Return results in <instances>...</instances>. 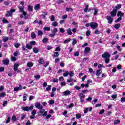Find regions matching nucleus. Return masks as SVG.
<instances>
[{"label":"nucleus","instance_id":"obj_1","mask_svg":"<svg viewBox=\"0 0 125 125\" xmlns=\"http://www.w3.org/2000/svg\"><path fill=\"white\" fill-rule=\"evenodd\" d=\"M38 116H43V117H45L46 116H47V111H45L44 109H41L38 112Z\"/></svg>","mask_w":125,"mask_h":125},{"label":"nucleus","instance_id":"obj_2","mask_svg":"<svg viewBox=\"0 0 125 125\" xmlns=\"http://www.w3.org/2000/svg\"><path fill=\"white\" fill-rule=\"evenodd\" d=\"M34 109V105H32L30 107L25 106L22 108V110L25 112H29V111H32Z\"/></svg>","mask_w":125,"mask_h":125},{"label":"nucleus","instance_id":"obj_3","mask_svg":"<svg viewBox=\"0 0 125 125\" xmlns=\"http://www.w3.org/2000/svg\"><path fill=\"white\" fill-rule=\"evenodd\" d=\"M90 27H91V29L93 30H95L97 29V27H98V24L95 22H91L90 24Z\"/></svg>","mask_w":125,"mask_h":125},{"label":"nucleus","instance_id":"obj_4","mask_svg":"<svg viewBox=\"0 0 125 125\" xmlns=\"http://www.w3.org/2000/svg\"><path fill=\"white\" fill-rule=\"evenodd\" d=\"M15 9H11L10 11L7 12L5 15L6 17H9L12 16L13 12H15Z\"/></svg>","mask_w":125,"mask_h":125},{"label":"nucleus","instance_id":"obj_5","mask_svg":"<svg viewBox=\"0 0 125 125\" xmlns=\"http://www.w3.org/2000/svg\"><path fill=\"white\" fill-rule=\"evenodd\" d=\"M102 57L104 59L110 58L111 55H110V53L107 52H104V53L102 55Z\"/></svg>","mask_w":125,"mask_h":125},{"label":"nucleus","instance_id":"obj_6","mask_svg":"<svg viewBox=\"0 0 125 125\" xmlns=\"http://www.w3.org/2000/svg\"><path fill=\"white\" fill-rule=\"evenodd\" d=\"M35 106L37 108V109H39L40 110L43 108L42 105H41V103H36Z\"/></svg>","mask_w":125,"mask_h":125},{"label":"nucleus","instance_id":"obj_7","mask_svg":"<svg viewBox=\"0 0 125 125\" xmlns=\"http://www.w3.org/2000/svg\"><path fill=\"white\" fill-rule=\"evenodd\" d=\"M117 11L118 10H117V9H113V10H112L110 13L111 16H112L113 17L116 16V15H117Z\"/></svg>","mask_w":125,"mask_h":125},{"label":"nucleus","instance_id":"obj_8","mask_svg":"<svg viewBox=\"0 0 125 125\" xmlns=\"http://www.w3.org/2000/svg\"><path fill=\"white\" fill-rule=\"evenodd\" d=\"M64 96H68L71 94V92L69 90H66L63 92Z\"/></svg>","mask_w":125,"mask_h":125},{"label":"nucleus","instance_id":"obj_9","mask_svg":"<svg viewBox=\"0 0 125 125\" xmlns=\"http://www.w3.org/2000/svg\"><path fill=\"white\" fill-rule=\"evenodd\" d=\"M106 19L108 20L109 24H112V23H113V18H112V17L107 16Z\"/></svg>","mask_w":125,"mask_h":125},{"label":"nucleus","instance_id":"obj_10","mask_svg":"<svg viewBox=\"0 0 125 125\" xmlns=\"http://www.w3.org/2000/svg\"><path fill=\"white\" fill-rule=\"evenodd\" d=\"M2 63L4 65H8V64H9V60H8V59L3 60L2 61Z\"/></svg>","mask_w":125,"mask_h":125},{"label":"nucleus","instance_id":"obj_11","mask_svg":"<svg viewBox=\"0 0 125 125\" xmlns=\"http://www.w3.org/2000/svg\"><path fill=\"white\" fill-rule=\"evenodd\" d=\"M125 16V14L121 11H119L117 13V17H123Z\"/></svg>","mask_w":125,"mask_h":125},{"label":"nucleus","instance_id":"obj_12","mask_svg":"<svg viewBox=\"0 0 125 125\" xmlns=\"http://www.w3.org/2000/svg\"><path fill=\"white\" fill-rule=\"evenodd\" d=\"M20 64L18 63H15L14 65V70L15 71V72L17 71V70H18V67H19Z\"/></svg>","mask_w":125,"mask_h":125},{"label":"nucleus","instance_id":"obj_13","mask_svg":"<svg viewBox=\"0 0 125 125\" xmlns=\"http://www.w3.org/2000/svg\"><path fill=\"white\" fill-rule=\"evenodd\" d=\"M22 90L21 85H19V87H16L14 88V91H18V90Z\"/></svg>","mask_w":125,"mask_h":125},{"label":"nucleus","instance_id":"obj_14","mask_svg":"<svg viewBox=\"0 0 125 125\" xmlns=\"http://www.w3.org/2000/svg\"><path fill=\"white\" fill-rule=\"evenodd\" d=\"M34 9L37 11L41 9V5L40 4L36 5L34 7Z\"/></svg>","mask_w":125,"mask_h":125},{"label":"nucleus","instance_id":"obj_15","mask_svg":"<svg viewBox=\"0 0 125 125\" xmlns=\"http://www.w3.org/2000/svg\"><path fill=\"white\" fill-rule=\"evenodd\" d=\"M71 41H72V39L68 38V39H67L65 40H64L63 42V43L64 44L69 43L71 42Z\"/></svg>","mask_w":125,"mask_h":125},{"label":"nucleus","instance_id":"obj_16","mask_svg":"<svg viewBox=\"0 0 125 125\" xmlns=\"http://www.w3.org/2000/svg\"><path fill=\"white\" fill-rule=\"evenodd\" d=\"M34 66V63L32 62H29L27 63V67L29 68H32Z\"/></svg>","mask_w":125,"mask_h":125},{"label":"nucleus","instance_id":"obj_17","mask_svg":"<svg viewBox=\"0 0 125 125\" xmlns=\"http://www.w3.org/2000/svg\"><path fill=\"white\" fill-rule=\"evenodd\" d=\"M38 35L40 37H42V35H43V32H42V31L41 30H38Z\"/></svg>","mask_w":125,"mask_h":125},{"label":"nucleus","instance_id":"obj_18","mask_svg":"<svg viewBox=\"0 0 125 125\" xmlns=\"http://www.w3.org/2000/svg\"><path fill=\"white\" fill-rule=\"evenodd\" d=\"M68 35H73V32H72V29L71 28H68L67 30Z\"/></svg>","mask_w":125,"mask_h":125},{"label":"nucleus","instance_id":"obj_19","mask_svg":"<svg viewBox=\"0 0 125 125\" xmlns=\"http://www.w3.org/2000/svg\"><path fill=\"white\" fill-rule=\"evenodd\" d=\"M2 41H3V42H7V41H8V37L3 36L2 37Z\"/></svg>","mask_w":125,"mask_h":125},{"label":"nucleus","instance_id":"obj_20","mask_svg":"<svg viewBox=\"0 0 125 125\" xmlns=\"http://www.w3.org/2000/svg\"><path fill=\"white\" fill-rule=\"evenodd\" d=\"M40 65H42V64L43 63V62H44V60L42 58H41L39 61H38Z\"/></svg>","mask_w":125,"mask_h":125},{"label":"nucleus","instance_id":"obj_21","mask_svg":"<svg viewBox=\"0 0 125 125\" xmlns=\"http://www.w3.org/2000/svg\"><path fill=\"white\" fill-rule=\"evenodd\" d=\"M89 51H90V48H89L88 47L85 48V49H84L85 53H87L89 52Z\"/></svg>","mask_w":125,"mask_h":125},{"label":"nucleus","instance_id":"obj_22","mask_svg":"<svg viewBox=\"0 0 125 125\" xmlns=\"http://www.w3.org/2000/svg\"><path fill=\"white\" fill-rule=\"evenodd\" d=\"M85 8L84 9V12H87V10H88V5L85 3Z\"/></svg>","mask_w":125,"mask_h":125},{"label":"nucleus","instance_id":"obj_23","mask_svg":"<svg viewBox=\"0 0 125 125\" xmlns=\"http://www.w3.org/2000/svg\"><path fill=\"white\" fill-rule=\"evenodd\" d=\"M33 52H34V53H38V52H39V48L37 47L33 48Z\"/></svg>","mask_w":125,"mask_h":125},{"label":"nucleus","instance_id":"obj_24","mask_svg":"<svg viewBox=\"0 0 125 125\" xmlns=\"http://www.w3.org/2000/svg\"><path fill=\"white\" fill-rule=\"evenodd\" d=\"M31 37L32 39H36V38L37 37V36H36V33H35V32H32Z\"/></svg>","mask_w":125,"mask_h":125},{"label":"nucleus","instance_id":"obj_25","mask_svg":"<svg viewBox=\"0 0 125 125\" xmlns=\"http://www.w3.org/2000/svg\"><path fill=\"white\" fill-rule=\"evenodd\" d=\"M101 73H102V71H101V70L100 69H99L98 70H97V72H96V76H100V74H101Z\"/></svg>","mask_w":125,"mask_h":125},{"label":"nucleus","instance_id":"obj_26","mask_svg":"<svg viewBox=\"0 0 125 125\" xmlns=\"http://www.w3.org/2000/svg\"><path fill=\"white\" fill-rule=\"evenodd\" d=\"M115 9L117 10V9H120V8H122V4H118L115 6Z\"/></svg>","mask_w":125,"mask_h":125},{"label":"nucleus","instance_id":"obj_27","mask_svg":"<svg viewBox=\"0 0 125 125\" xmlns=\"http://www.w3.org/2000/svg\"><path fill=\"white\" fill-rule=\"evenodd\" d=\"M26 48H27V49H32L33 48V46H32L29 44H27L26 45Z\"/></svg>","mask_w":125,"mask_h":125},{"label":"nucleus","instance_id":"obj_28","mask_svg":"<svg viewBox=\"0 0 125 125\" xmlns=\"http://www.w3.org/2000/svg\"><path fill=\"white\" fill-rule=\"evenodd\" d=\"M27 10L30 12L33 11V7H31V5H28L27 7Z\"/></svg>","mask_w":125,"mask_h":125},{"label":"nucleus","instance_id":"obj_29","mask_svg":"<svg viewBox=\"0 0 125 125\" xmlns=\"http://www.w3.org/2000/svg\"><path fill=\"white\" fill-rule=\"evenodd\" d=\"M51 25L53 27H56V26L58 25V22H57V21H54L52 23Z\"/></svg>","mask_w":125,"mask_h":125},{"label":"nucleus","instance_id":"obj_30","mask_svg":"<svg viewBox=\"0 0 125 125\" xmlns=\"http://www.w3.org/2000/svg\"><path fill=\"white\" fill-rule=\"evenodd\" d=\"M48 42V39H47V38H44L42 39L43 43H46V42Z\"/></svg>","mask_w":125,"mask_h":125},{"label":"nucleus","instance_id":"obj_31","mask_svg":"<svg viewBox=\"0 0 125 125\" xmlns=\"http://www.w3.org/2000/svg\"><path fill=\"white\" fill-rule=\"evenodd\" d=\"M104 62H105V64H108V63H109V62H110V58H107L104 59Z\"/></svg>","mask_w":125,"mask_h":125},{"label":"nucleus","instance_id":"obj_32","mask_svg":"<svg viewBox=\"0 0 125 125\" xmlns=\"http://www.w3.org/2000/svg\"><path fill=\"white\" fill-rule=\"evenodd\" d=\"M19 8L21 11V12H23L25 10V7L24 6L22 7H19Z\"/></svg>","mask_w":125,"mask_h":125},{"label":"nucleus","instance_id":"obj_33","mask_svg":"<svg viewBox=\"0 0 125 125\" xmlns=\"http://www.w3.org/2000/svg\"><path fill=\"white\" fill-rule=\"evenodd\" d=\"M46 91H50V90H51V85H48V87H46Z\"/></svg>","mask_w":125,"mask_h":125},{"label":"nucleus","instance_id":"obj_34","mask_svg":"<svg viewBox=\"0 0 125 125\" xmlns=\"http://www.w3.org/2000/svg\"><path fill=\"white\" fill-rule=\"evenodd\" d=\"M34 78L36 79V80H40V79H41V75L39 74L35 75Z\"/></svg>","mask_w":125,"mask_h":125},{"label":"nucleus","instance_id":"obj_35","mask_svg":"<svg viewBox=\"0 0 125 125\" xmlns=\"http://www.w3.org/2000/svg\"><path fill=\"white\" fill-rule=\"evenodd\" d=\"M59 56V53L58 52H55L54 53V57H58Z\"/></svg>","mask_w":125,"mask_h":125},{"label":"nucleus","instance_id":"obj_36","mask_svg":"<svg viewBox=\"0 0 125 125\" xmlns=\"http://www.w3.org/2000/svg\"><path fill=\"white\" fill-rule=\"evenodd\" d=\"M57 32H58V29H57V28H54V29L52 31V33L53 34H56V33H57Z\"/></svg>","mask_w":125,"mask_h":125},{"label":"nucleus","instance_id":"obj_37","mask_svg":"<svg viewBox=\"0 0 125 125\" xmlns=\"http://www.w3.org/2000/svg\"><path fill=\"white\" fill-rule=\"evenodd\" d=\"M118 97V95L117 94H113L111 95V98H112L113 99H116Z\"/></svg>","mask_w":125,"mask_h":125},{"label":"nucleus","instance_id":"obj_38","mask_svg":"<svg viewBox=\"0 0 125 125\" xmlns=\"http://www.w3.org/2000/svg\"><path fill=\"white\" fill-rule=\"evenodd\" d=\"M50 29H51L50 27H43L44 31H50Z\"/></svg>","mask_w":125,"mask_h":125},{"label":"nucleus","instance_id":"obj_39","mask_svg":"<svg viewBox=\"0 0 125 125\" xmlns=\"http://www.w3.org/2000/svg\"><path fill=\"white\" fill-rule=\"evenodd\" d=\"M27 97H28V95L25 94L23 97V101H26L27 100Z\"/></svg>","mask_w":125,"mask_h":125},{"label":"nucleus","instance_id":"obj_40","mask_svg":"<svg viewBox=\"0 0 125 125\" xmlns=\"http://www.w3.org/2000/svg\"><path fill=\"white\" fill-rule=\"evenodd\" d=\"M6 95L4 92L0 93V97L3 98Z\"/></svg>","mask_w":125,"mask_h":125},{"label":"nucleus","instance_id":"obj_41","mask_svg":"<svg viewBox=\"0 0 125 125\" xmlns=\"http://www.w3.org/2000/svg\"><path fill=\"white\" fill-rule=\"evenodd\" d=\"M120 27H121V25L120 24H116L114 26V28L115 29H119L120 28Z\"/></svg>","mask_w":125,"mask_h":125},{"label":"nucleus","instance_id":"obj_42","mask_svg":"<svg viewBox=\"0 0 125 125\" xmlns=\"http://www.w3.org/2000/svg\"><path fill=\"white\" fill-rule=\"evenodd\" d=\"M2 22H3V23H5V24H8L9 23V21H7L5 19H3L2 20Z\"/></svg>","mask_w":125,"mask_h":125},{"label":"nucleus","instance_id":"obj_43","mask_svg":"<svg viewBox=\"0 0 125 125\" xmlns=\"http://www.w3.org/2000/svg\"><path fill=\"white\" fill-rule=\"evenodd\" d=\"M63 77H67V76H69V72L68 71H65V72L63 74Z\"/></svg>","mask_w":125,"mask_h":125},{"label":"nucleus","instance_id":"obj_44","mask_svg":"<svg viewBox=\"0 0 125 125\" xmlns=\"http://www.w3.org/2000/svg\"><path fill=\"white\" fill-rule=\"evenodd\" d=\"M55 51H61V48H60V46H58V47H56Z\"/></svg>","mask_w":125,"mask_h":125},{"label":"nucleus","instance_id":"obj_45","mask_svg":"<svg viewBox=\"0 0 125 125\" xmlns=\"http://www.w3.org/2000/svg\"><path fill=\"white\" fill-rule=\"evenodd\" d=\"M77 43V39L74 38L73 39V42H72V44L73 45H75Z\"/></svg>","mask_w":125,"mask_h":125},{"label":"nucleus","instance_id":"obj_46","mask_svg":"<svg viewBox=\"0 0 125 125\" xmlns=\"http://www.w3.org/2000/svg\"><path fill=\"white\" fill-rule=\"evenodd\" d=\"M16 48H18L20 46V43H16L14 45Z\"/></svg>","mask_w":125,"mask_h":125},{"label":"nucleus","instance_id":"obj_47","mask_svg":"<svg viewBox=\"0 0 125 125\" xmlns=\"http://www.w3.org/2000/svg\"><path fill=\"white\" fill-rule=\"evenodd\" d=\"M116 48L119 50V51H122L123 50V49L121 48V46L120 45H117L116 46Z\"/></svg>","mask_w":125,"mask_h":125},{"label":"nucleus","instance_id":"obj_48","mask_svg":"<svg viewBox=\"0 0 125 125\" xmlns=\"http://www.w3.org/2000/svg\"><path fill=\"white\" fill-rule=\"evenodd\" d=\"M76 119H80V118L82 117V114H76Z\"/></svg>","mask_w":125,"mask_h":125},{"label":"nucleus","instance_id":"obj_49","mask_svg":"<svg viewBox=\"0 0 125 125\" xmlns=\"http://www.w3.org/2000/svg\"><path fill=\"white\" fill-rule=\"evenodd\" d=\"M30 44H31V45H36V41H31L30 42Z\"/></svg>","mask_w":125,"mask_h":125},{"label":"nucleus","instance_id":"obj_50","mask_svg":"<svg viewBox=\"0 0 125 125\" xmlns=\"http://www.w3.org/2000/svg\"><path fill=\"white\" fill-rule=\"evenodd\" d=\"M12 121H13V122H16L17 121V119H16V116H15V115L13 116L12 117Z\"/></svg>","mask_w":125,"mask_h":125},{"label":"nucleus","instance_id":"obj_51","mask_svg":"<svg viewBox=\"0 0 125 125\" xmlns=\"http://www.w3.org/2000/svg\"><path fill=\"white\" fill-rule=\"evenodd\" d=\"M60 33H65V30L64 29V28H60Z\"/></svg>","mask_w":125,"mask_h":125},{"label":"nucleus","instance_id":"obj_52","mask_svg":"<svg viewBox=\"0 0 125 125\" xmlns=\"http://www.w3.org/2000/svg\"><path fill=\"white\" fill-rule=\"evenodd\" d=\"M50 18L51 21H54V20H55V17H54V16L52 15Z\"/></svg>","mask_w":125,"mask_h":125},{"label":"nucleus","instance_id":"obj_53","mask_svg":"<svg viewBox=\"0 0 125 125\" xmlns=\"http://www.w3.org/2000/svg\"><path fill=\"white\" fill-rule=\"evenodd\" d=\"M11 59L12 61H16V60H17V58H16V57H13V56L11 57Z\"/></svg>","mask_w":125,"mask_h":125},{"label":"nucleus","instance_id":"obj_54","mask_svg":"<svg viewBox=\"0 0 125 125\" xmlns=\"http://www.w3.org/2000/svg\"><path fill=\"white\" fill-rule=\"evenodd\" d=\"M94 15H97V13H98V10L94 8Z\"/></svg>","mask_w":125,"mask_h":125},{"label":"nucleus","instance_id":"obj_55","mask_svg":"<svg viewBox=\"0 0 125 125\" xmlns=\"http://www.w3.org/2000/svg\"><path fill=\"white\" fill-rule=\"evenodd\" d=\"M121 121L120 120H117L114 121V125H117V124H120Z\"/></svg>","mask_w":125,"mask_h":125},{"label":"nucleus","instance_id":"obj_56","mask_svg":"<svg viewBox=\"0 0 125 125\" xmlns=\"http://www.w3.org/2000/svg\"><path fill=\"white\" fill-rule=\"evenodd\" d=\"M49 104H50V105H52V104H54V101H53V100H50L49 101Z\"/></svg>","mask_w":125,"mask_h":125},{"label":"nucleus","instance_id":"obj_57","mask_svg":"<svg viewBox=\"0 0 125 125\" xmlns=\"http://www.w3.org/2000/svg\"><path fill=\"white\" fill-rule=\"evenodd\" d=\"M31 113H32V115H33L35 116V115H36V114H37V111L36 110L34 109L32 110Z\"/></svg>","mask_w":125,"mask_h":125},{"label":"nucleus","instance_id":"obj_58","mask_svg":"<svg viewBox=\"0 0 125 125\" xmlns=\"http://www.w3.org/2000/svg\"><path fill=\"white\" fill-rule=\"evenodd\" d=\"M101 33V31L96 29L95 31V34L96 35H98V34H100Z\"/></svg>","mask_w":125,"mask_h":125},{"label":"nucleus","instance_id":"obj_59","mask_svg":"<svg viewBox=\"0 0 125 125\" xmlns=\"http://www.w3.org/2000/svg\"><path fill=\"white\" fill-rule=\"evenodd\" d=\"M65 10H66V11H73V9H72V8H66Z\"/></svg>","mask_w":125,"mask_h":125},{"label":"nucleus","instance_id":"obj_60","mask_svg":"<svg viewBox=\"0 0 125 125\" xmlns=\"http://www.w3.org/2000/svg\"><path fill=\"white\" fill-rule=\"evenodd\" d=\"M75 88L77 90H80V89H81V87L80 86H79L78 85H76L75 86Z\"/></svg>","mask_w":125,"mask_h":125},{"label":"nucleus","instance_id":"obj_61","mask_svg":"<svg viewBox=\"0 0 125 125\" xmlns=\"http://www.w3.org/2000/svg\"><path fill=\"white\" fill-rule=\"evenodd\" d=\"M122 19H123V17H119V18H118L117 19V20L116 21H115V22H120V21H121V20H122Z\"/></svg>","mask_w":125,"mask_h":125},{"label":"nucleus","instance_id":"obj_62","mask_svg":"<svg viewBox=\"0 0 125 125\" xmlns=\"http://www.w3.org/2000/svg\"><path fill=\"white\" fill-rule=\"evenodd\" d=\"M10 122V117H8L6 121V124H8Z\"/></svg>","mask_w":125,"mask_h":125},{"label":"nucleus","instance_id":"obj_63","mask_svg":"<svg viewBox=\"0 0 125 125\" xmlns=\"http://www.w3.org/2000/svg\"><path fill=\"white\" fill-rule=\"evenodd\" d=\"M121 102L122 103H124V102H125V97H123L121 98Z\"/></svg>","mask_w":125,"mask_h":125},{"label":"nucleus","instance_id":"obj_64","mask_svg":"<svg viewBox=\"0 0 125 125\" xmlns=\"http://www.w3.org/2000/svg\"><path fill=\"white\" fill-rule=\"evenodd\" d=\"M69 75L70 77H73V76H74V72L73 71H70Z\"/></svg>","mask_w":125,"mask_h":125}]
</instances>
